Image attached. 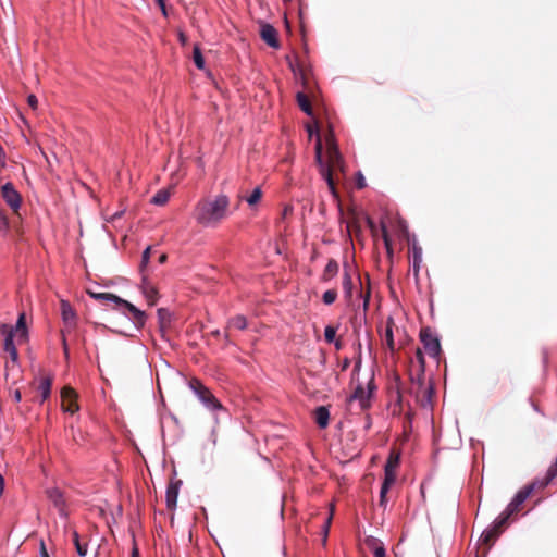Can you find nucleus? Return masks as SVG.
Here are the masks:
<instances>
[{
  "label": "nucleus",
  "mask_w": 557,
  "mask_h": 557,
  "mask_svg": "<svg viewBox=\"0 0 557 557\" xmlns=\"http://www.w3.org/2000/svg\"><path fill=\"white\" fill-rule=\"evenodd\" d=\"M357 186H358V188H363L366 186L364 177L361 174H359Z\"/></svg>",
  "instance_id": "nucleus-55"
},
{
  "label": "nucleus",
  "mask_w": 557,
  "mask_h": 557,
  "mask_svg": "<svg viewBox=\"0 0 557 557\" xmlns=\"http://www.w3.org/2000/svg\"><path fill=\"white\" fill-rule=\"evenodd\" d=\"M61 314L66 332H71L76 327V312L69 301L61 300Z\"/></svg>",
  "instance_id": "nucleus-12"
},
{
  "label": "nucleus",
  "mask_w": 557,
  "mask_h": 557,
  "mask_svg": "<svg viewBox=\"0 0 557 557\" xmlns=\"http://www.w3.org/2000/svg\"><path fill=\"white\" fill-rule=\"evenodd\" d=\"M90 296L103 302H114L116 295L111 293H89Z\"/></svg>",
  "instance_id": "nucleus-39"
},
{
  "label": "nucleus",
  "mask_w": 557,
  "mask_h": 557,
  "mask_svg": "<svg viewBox=\"0 0 557 557\" xmlns=\"http://www.w3.org/2000/svg\"><path fill=\"white\" fill-rule=\"evenodd\" d=\"M181 484H182V481L178 480L175 482H171L168 485L165 500H166V506L169 509H174L176 507L177 496H178V491H180Z\"/></svg>",
  "instance_id": "nucleus-19"
},
{
  "label": "nucleus",
  "mask_w": 557,
  "mask_h": 557,
  "mask_svg": "<svg viewBox=\"0 0 557 557\" xmlns=\"http://www.w3.org/2000/svg\"><path fill=\"white\" fill-rule=\"evenodd\" d=\"M157 3L160 5V8L162 9L163 13L165 14V4H164V0H156Z\"/></svg>",
  "instance_id": "nucleus-61"
},
{
  "label": "nucleus",
  "mask_w": 557,
  "mask_h": 557,
  "mask_svg": "<svg viewBox=\"0 0 557 557\" xmlns=\"http://www.w3.org/2000/svg\"><path fill=\"white\" fill-rule=\"evenodd\" d=\"M5 159H7L5 152L2 148V146L0 145V172L5 166Z\"/></svg>",
  "instance_id": "nucleus-50"
},
{
  "label": "nucleus",
  "mask_w": 557,
  "mask_h": 557,
  "mask_svg": "<svg viewBox=\"0 0 557 557\" xmlns=\"http://www.w3.org/2000/svg\"><path fill=\"white\" fill-rule=\"evenodd\" d=\"M150 252H151V247H147L145 249V251L143 252L141 267H145L149 262Z\"/></svg>",
  "instance_id": "nucleus-49"
},
{
  "label": "nucleus",
  "mask_w": 557,
  "mask_h": 557,
  "mask_svg": "<svg viewBox=\"0 0 557 557\" xmlns=\"http://www.w3.org/2000/svg\"><path fill=\"white\" fill-rule=\"evenodd\" d=\"M332 518H333V513L331 512L329 515V517L325 519L324 524H323V534H324L323 543L324 544L326 542L327 533H329V530H330V527H331V523H332Z\"/></svg>",
  "instance_id": "nucleus-45"
},
{
  "label": "nucleus",
  "mask_w": 557,
  "mask_h": 557,
  "mask_svg": "<svg viewBox=\"0 0 557 557\" xmlns=\"http://www.w3.org/2000/svg\"><path fill=\"white\" fill-rule=\"evenodd\" d=\"M500 522V515L498 518L493 522V524L487 528L481 535V542L485 545H493L496 539L500 535V533L504 531V529L507 527L508 521Z\"/></svg>",
  "instance_id": "nucleus-7"
},
{
  "label": "nucleus",
  "mask_w": 557,
  "mask_h": 557,
  "mask_svg": "<svg viewBox=\"0 0 557 557\" xmlns=\"http://www.w3.org/2000/svg\"><path fill=\"white\" fill-rule=\"evenodd\" d=\"M381 228H382V237H383L384 246L386 248L387 255L391 257L393 255L392 239L388 235L385 224H382Z\"/></svg>",
  "instance_id": "nucleus-35"
},
{
  "label": "nucleus",
  "mask_w": 557,
  "mask_h": 557,
  "mask_svg": "<svg viewBox=\"0 0 557 557\" xmlns=\"http://www.w3.org/2000/svg\"><path fill=\"white\" fill-rule=\"evenodd\" d=\"M262 198V190L260 187H256L250 196L246 198V201L250 207L256 206Z\"/></svg>",
  "instance_id": "nucleus-38"
},
{
  "label": "nucleus",
  "mask_w": 557,
  "mask_h": 557,
  "mask_svg": "<svg viewBox=\"0 0 557 557\" xmlns=\"http://www.w3.org/2000/svg\"><path fill=\"white\" fill-rule=\"evenodd\" d=\"M381 228H382V237H383L384 246L386 248L387 255L391 257L393 255L392 239L388 235L385 224H382Z\"/></svg>",
  "instance_id": "nucleus-37"
},
{
  "label": "nucleus",
  "mask_w": 557,
  "mask_h": 557,
  "mask_svg": "<svg viewBox=\"0 0 557 557\" xmlns=\"http://www.w3.org/2000/svg\"><path fill=\"white\" fill-rule=\"evenodd\" d=\"M114 304L116 306L123 307L132 314L133 322L138 329L144 326L146 322V314L144 311L139 310L133 304L125 299H122L119 296L115 297Z\"/></svg>",
  "instance_id": "nucleus-9"
},
{
  "label": "nucleus",
  "mask_w": 557,
  "mask_h": 557,
  "mask_svg": "<svg viewBox=\"0 0 557 557\" xmlns=\"http://www.w3.org/2000/svg\"><path fill=\"white\" fill-rule=\"evenodd\" d=\"M168 259V256L165 253H161L159 256V263H164Z\"/></svg>",
  "instance_id": "nucleus-60"
},
{
  "label": "nucleus",
  "mask_w": 557,
  "mask_h": 557,
  "mask_svg": "<svg viewBox=\"0 0 557 557\" xmlns=\"http://www.w3.org/2000/svg\"><path fill=\"white\" fill-rule=\"evenodd\" d=\"M0 334L4 336L3 350L5 352L16 348L13 341L15 336L13 326L8 324H0Z\"/></svg>",
  "instance_id": "nucleus-20"
},
{
  "label": "nucleus",
  "mask_w": 557,
  "mask_h": 557,
  "mask_svg": "<svg viewBox=\"0 0 557 557\" xmlns=\"http://www.w3.org/2000/svg\"><path fill=\"white\" fill-rule=\"evenodd\" d=\"M260 36L262 40L270 47L277 49L280 41L277 38V30L270 24H262L260 29Z\"/></svg>",
  "instance_id": "nucleus-18"
},
{
  "label": "nucleus",
  "mask_w": 557,
  "mask_h": 557,
  "mask_svg": "<svg viewBox=\"0 0 557 557\" xmlns=\"http://www.w3.org/2000/svg\"><path fill=\"white\" fill-rule=\"evenodd\" d=\"M25 323V313H21L15 327H13L18 343H23L27 339V329Z\"/></svg>",
  "instance_id": "nucleus-23"
},
{
  "label": "nucleus",
  "mask_w": 557,
  "mask_h": 557,
  "mask_svg": "<svg viewBox=\"0 0 557 557\" xmlns=\"http://www.w3.org/2000/svg\"><path fill=\"white\" fill-rule=\"evenodd\" d=\"M400 462V451L392 449L384 467V478L396 480V469Z\"/></svg>",
  "instance_id": "nucleus-14"
},
{
  "label": "nucleus",
  "mask_w": 557,
  "mask_h": 557,
  "mask_svg": "<svg viewBox=\"0 0 557 557\" xmlns=\"http://www.w3.org/2000/svg\"><path fill=\"white\" fill-rule=\"evenodd\" d=\"M40 556L41 557H50L47 552V548L45 546V543L42 541L40 542Z\"/></svg>",
  "instance_id": "nucleus-52"
},
{
  "label": "nucleus",
  "mask_w": 557,
  "mask_h": 557,
  "mask_svg": "<svg viewBox=\"0 0 557 557\" xmlns=\"http://www.w3.org/2000/svg\"><path fill=\"white\" fill-rule=\"evenodd\" d=\"M371 544L374 557H385V548L381 543L379 544L376 540H371Z\"/></svg>",
  "instance_id": "nucleus-42"
},
{
  "label": "nucleus",
  "mask_w": 557,
  "mask_h": 557,
  "mask_svg": "<svg viewBox=\"0 0 557 557\" xmlns=\"http://www.w3.org/2000/svg\"><path fill=\"white\" fill-rule=\"evenodd\" d=\"M336 337V327L327 325L324 330V338L327 343H333Z\"/></svg>",
  "instance_id": "nucleus-43"
},
{
  "label": "nucleus",
  "mask_w": 557,
  "mask_h": 557,
  "mask_svg": "<svg viewBox=\"0 0 557 557\" xmlns=\"http://www.w3.org/2000/svg\"><path fill=\"white\" fill-rule=\"evenodd\" d=\"M333 343L335 344V348L337 350H341L343 348V343L341 339H335Z\"/></svg>",
  "instance_id": "nucleus-58"
},
{
  "label": "nucleus",
  "mask_w": 557,
  "mask_h": 557,
  "mask_svg": "<svg viewBox=\"0 0 557 557\" xmlns=\"http://www.w3.org/2000/svg\"><path fill=\"white\" fill-rule=\"evenodd\" d=\"M396 480L391 478H384V481L380 491V505L385 506L386 504V494L389 491L391 486L395 483Z\"/></svg>",
  "instance_id": "nucleus-29"
},
{
  "label": "nucleus",
  "mask_w": 557,
  "mask_h": 557,
  "mask_svg": "<svg viewBox=\"0 0 557 557\" xmlns=\"http://www.w3.org/2000/svg\"><path fill=\"white\" fill-rule=\"evenodd\" d=\"M46 494L49 500L52 502V504L59 509V511L61 513H64L65 500L63 493L59 488L53 487L47 490Z\"/></svg>",
  "instance_id": "nucleus-21"
},
{
  "label": "nucleus",
  "mask_w": 557,
  "mask_h": 557,
  "mask_svg": "<svg viewBox=\"0 0 557 557\" xmlns=\"http://www.w3.org/2000/svg\"><path fill=\"white\" fill-rule=\"evenodd\" d=\"M132 557H140L138 548L136 546H134L132 549Z\"/></svg>",
  "instance_id": "nucleus-59"
},
{
  "label": "nucleus",
  "mask_w": 557,
  "mask_h": 557,
  "mask_svg": "<svg viewBox=\"0 0 557 557\" xmlns=\"http://www.w3.org/2000/svg\"><path fill=\"white\" fill-rule=\"evenodd\" d=\"M9 354L11 364L9 362H5V371L7 373L14 368V366L18 364V352L17 349H11L7 351Z\"/></svg>",
  "instance_id": "nucleus-40"
},
{
  "label": "nucleus",
  "mask_w": 557,
  "mask_h": 557,
  "mask_svg": "<svg viewBox=\"0 0 557 557\" xmlns=\"http://www.w3.org/2000/svg\"><path fill=\"white\" fill-rule=\"evenodd\" d=\"M327 149V163L326 166H330L331 174L333 175V171H344V160L338 150L337 145L334 141L333 135L326 138Z\"/></svg>",
  "instance_id": "nucleus-4"
},
{
  "label": "nucleus",
  "mask_w": 557,
  "mask_h": 557,
  "mask_svg": "<svg viewBox=\"0 0 557 557\" xmlns=\"http://www.w3.org/2000/svg\"><path fill=\"white\" fill-rule=\"evenodd\" d=\"M7 226V218L0 209V230Z\"/></svg>",
  "instance_id": "nucleus-51"
},
{
  "label": "nucleus",
  "mask_w": 557,
  "mask_h": 557,
  "mask_svg": "<svg viewBox=\"0 0 557 557\" xmlns=\"http://www.w3.org/2000/svg\"><path fill=\"white\" fill-rule=\"evenodd\" d=\"M416 361L418 363V369L425 371V359L420 348L416 349Z\"/></svg>",
  "instance_id": "nucleus-44"
},
{
  "label": "nucleus",
  "mask_w": 557,
  "mask_h": 557,
  "mask_svg": "<svg viewBox=\"0 0 557 557\" xmlns=\"http://www.w3.org/2000/svg\"><path fill=\"white\" fill-rule=\"evenodd\" d=\"M535 487L534 483L523 486L515 495L507 508L500 513V522L508 521L512 515L518 513L522 509L523 503L531 496Z\"/></svg>",
  "instance_id": "nucleus-2"
},
{
  "label": "nucleus",
  "mask_w": 557,
  "mask_h": 557,
  "mask_svg": "<svg viewBox=\"0 0 557 557\" xmlns=\"http://www.w3.org/2000/svg\"><path fill=\"white\" fill-rule=\"evenodd\" d=\"M12 396H13V399H14L16 403L21 401V399H22V395H21L20 389H15Z\"/></svg>",
  "instance_id": "nucleus-54"
},
{
  "label": "nucleus",
  "mask_w": 557,
  "mask_h": 557,
  "mask_svg": "<svg viewBox=\"0 0 557 557\" xmlns=\"http://www.w3.org/2000/svg\"><path fill=\"white\" fill-rule=\"evenodd\" d=\"M52 382L53 376L51 374H46L40 379L37 386V389L40 392L41 396L40 403H44L50 397Z\"/></svg>",
  "instance_id": "nucleus-22"
},
{
  "label": "nucleus",
  "mask_w": 557,
  "mask_h": 557,
  "mask_svg": "<svg viewBox=\"0 0 557 557\" xmlns=\"http://www.w3.org/2000/svg\"><path fill=\"white\" fill-rule=\"evenodd\" d=\"M338 269H339V267H338L337 261L334 260V259H330L327 264L325 265V268L323 270L321 280L323 282L330 281L331 278H333L338 273Z\"/></svg>",
  "instance_id": "nucleus-26"
},
{
  "label": "nucleus",
  "mask_w": 557,
  "mask_h": 557,
  "mask_svg": "<svg viewBox=\"0 0 557 557\" xmlns=\"http://www.w3.org/2000/svg\"><path fill=\"white\" fill-rule=\"evenodd\" d=\"M299 108L308 115H312V106L309 97L304 92H298L296 96Z\"/></svg>",
  "instance_id": "nucleus-27"
},
{
  "label": "nucleus",
  "mask_w": 557,
  "mask_h": 557,
  "mask_svg": "<svg viewBox=\"0 0 557 557\" xmlns=\"http://www.w3.org/2000/svg\"><path fill=\"white\" fill-rule=\"evenodd\" d=\"M158 317H159L161 325H163L164 322L169 320V313L163 308L158 309Z\"/></svg>",
  "instance_id": "nucleus-47"
},
{
  "label": "nucleus",
  "mask_w": 557,
  "mask_h": 557,
  "mask_svg": "<svg viewBox=\"0 0 557 557\" xmlns=\"http://www.w3.org/2000/svg\"><path fill=\"white\" fill-rule=\"evenodd\" d=\"M359 281H360V284L362 285L360 278H359ZM360 297L363 300V304H362L363 310L367 311L369 308V302H370V297H371L370 276L368 274H367V288H366V290H363V287L361 286Z\"/></svg>",
  "instance_id": "nucleus-31"
},
{
  "label": "nucleus",
  "mask_w": 557,
  "mask_h": 557,
  "mask_svg": "<svg viewBox=\"0 0 557 557\" xmlns=\"http://www.w3.org/2000/svg\"><path fill=\"white\" fill-rule=\"evenodd\" d=\"M27 103L28 106L33 109V110H36L37 107H38V99L35 95H29L27 97Z\"/></svg>",
  "instance_id": "nucleus-48"
},
{
  "label": "nucleus",
  "mask_w": 557,
  "mask_h": 557,
  "mask_svg": "<svg viewBox=\"0 0 557 557\" xmlns=\"http://www.w3.org/2000/svg\"><path fill=\"white\" fill-rule=\"evenodd\" d=\"M424 373H425V371H421L420 369H417L416 374H413L412 371H410V381H411L412 385L414 386V389L428 385L425 383Z\"/></svg>",
  "instance_id": "nucleus-28"
},
{
  "label": "nucleus",
  "mask_w": 557,
  "mask_h": 557,
  "mask_svg": "<svg viewBox=\"0 0 557 557\" xmlns=\"http://www.w3.org/2000/svg\"><path fill=\"white\" fill-rule=\"evenodd\" d=\"M141 290H143V294L145 295L149 306L156 305V302L158 300V290L156 289V287L152 286L151 284H149L148 282L144 281V283L141 285Z\"/></svg>",
  "instance_id": "nucleus-25"
},
{
  "label": "nucleus",
  "mask_w": 557,
  "mask_h": 557,
  "mask_svg": "<svg viewBox=\"0 0 557 557\" xmlns=\"http://www.w3.org/2000/svg\"><path fill=\"white\" fill-rule=\"evenodd\" d=\"M401 399H403L401 394L399 391H397V403L400 404Z\"/></svg>",
  "instance_id": "nucleus-62"
},
{
  "label": "nucleus",
  "mask_w": 557,
  "mask_h": 557,
  "mask_svg": "<svg viewBox=\"0 0 557 557\" xmlns=\"http://www.w3.org/2000/svg\"><path fill=\"white\" fill-rule=\"evenodd\" d=\"M420 341L422 342L425 351L433 358H437L441 354V344L437 336L431 331L430 327H424L420 331Z\"/></svg>",
  "instance_id": "nucleus-6"
},
{
  "label": "nucleus",
  "mask_w": 557,
  "mask_h": 557,
  "mask_svg": "<svg viewBox=\"0 0 557 557\" xmlns=\"http://www.w3.org/2000/svg\"><path fill=\"white\" fill-rule=\"evenodd\" d=\"M315 161L320 166V173L322 177L326 181L327 186L333 195L336 194L335 182L333 175L331 174L330 166L322 160V140L319 134H317V143H315Z\"/></svg>",
  "instance_id": "nucleus-5"
},
{
  "label": "nucleus",
  "mask_w": 557,
  "mask_h": 557,
  "mask_svg": "<svg viewBox=\"0 0 557 557\" xmlns=\"http://www.w3.org/2000/svg\"><path fill=\"white\" fill-rule=\"evenodd\" d=\"M214 337H219L221 335L219 330H215L211 333Z\"/></svg>",
  "instance_id": "nucleus-63"
},
{
  "label": "nucleus",
  "mask_w": 557,
  "mask_h": 557,
  "mask_svg": "<svg viewBox=\"0 0 557 557\" xmlns=\"http://www.w3.org/2000/svg\"><path fill=\"white\" fill-rule=\"evenodd\" d=\"M65 330H61V334H62V348H63V352H64V356L65 358L67 359L69 358V345H67V342H66V338H65Z\"/></svg>",
  "instance_id": "nucleus-46"
},
{
  "label": "nucleus",
  "mask_w": 557,
  "mask_h": 557,
  "mask_svg": "<svg viewBox=\"0 0 557 557\" xmlns=\"http://www.w3.org/2000/svg\"><path fill=\"white\" fill-rule=\"evenodd\" d=\"M307 129H308V133H309V136L311 137L312 134H313V129L310 125L307 126Z\"/></svg>",
  "instance_id": "nucleus-64"
},
{
  "label": "nucleus",
  "mask_w": 557,
  "mask_h": 557,
  "mask_svg": "<svg viewBox=\"0 0 557 557\" xmlns=\"http://www.w3.org/2000/svg\"><path fill=\"white\" fill-rule=\"evenodd\" d=\"M416 396L417 403L421 407H429L432 403V397L434 395V388L432 384H428L426 386L416 388L412 391Z\"/></svg>",
  "instance_id": "nucleus-16"
},
{
  "label": "nucleus",
  "mask_w": 557,
  "mask_h": 557,
  "mask_svg": "<svg viewBox=\"0 0 557 557\" xmlns=\"http://www.w3.org/2000/svg\"><path fill=\"white\" fill-rule=\"evenodd\" d=\"M337 298V290L332 288L326 290L323 296L322 300L325 305H332Z\"/></svg>",
  "instance_id": "nucleus-41"
},
{
  "label": "nucleus",
  "mask_w": 557,
  "mask_h": 557,
  "mask_svg": "<svg viewBox=\"0 0 557 557\" xmlns=\"http://www.w3.org/2000/svg\"><path fill=\"white\" fill-rule=\"evenodd\" d=\"M73 542H74L77 554L82 557L86 556L87 555V544L81 543L79 535L76 531L73 532Z\"/></svg>",
  "instance_id": "nucleus-33"
},
{
  "label": "nucleus",
  "mask_w": 557,
  "mask_h": 557,
  "mask_svg": "<svg viewBox=\"0 0 557 557\" xmlns=\"http://www.w3.org/2000/svg\"><path fill=\"white\" fill-rule=\"evenodd\" d=\"M394 327H395L394 319L392 317H389L386 320L385 329L381 334L383 344L392 354H394L396 351L395 342H394Z\"/></svg>",
  "instance_id": "nucleus-15"
},
{
  "label": "nucleus",
  "mask_w": 557,
  "mask_h": 557,
  "mask_svg": "<svg viewBox=\"0 0 557 557\" xmlns=\"http://www.w3.org/2000/svg\"><path fill=\"white\" fill-rule=\"evenodd\" d=\"M375 389V385L373 382V379L368 383V389L367 393H370V396L372 397L373 391Z\"/></svg>",
  "instance_id": "nucleus-53"
},
{
  "label": "nucleus",
  "mask_w": 557,
  "mask_h": 557,
  "mask_svg": "<svg viewBox=\"0 0 557 557\" xmlns=\"http://www.w3.org/2000/svg\"><path fill=\"white\" fill-rule=\"evenodd\" d=\"M233 327L236 330H245L247 327V321L244 315H236L228 321L227 329Z\"/></svg>",
  "instance_id": "nucleus-32"
},
{
  "label": "nucleus",
  "mask_w": 557,
  "mask_h": 557,
  "mask_svg": "<svg viewBox=\"0 0 557 557\" xmlns=\"http://www.w3.org/2000/svg\"><path fill=\"white\" fill-rule=\"evenodd\" d=\"M62 399V409L70 413H75L78 411L79 407L77 405V394L76 392L69 386L62 388L61 392Z\"/></svg>",
  "instance_id": "nucleus-11"
},
{
  "label": "nucleus",
  "mask_w": 557,
  "mask_h": 557,
  "mask_svg": "<svg viewBox=\"0 0 557 557\" xmlns=\"http://www.w3.org/2000/svg\"><path fill=\"white\" fill-rule=\"evenodd\" d=\"M230 215V198L224 194L200 199L193 211L195 221L203 227H216Z\"/></svg>",
  "instance_id": "nucleus-1"
},
{
  "label": "nucleus",
  "mask_w": 557,
  "mask_h": 557,
  "mask_svg": "<svg viewBox=\"0 0 557 557\" xmlns=\"http://www.w3.org/2000/svg\"><path fill=\"white\" fill-rule=\"evenodd\" d=\"M349 401H358L361 410H367L371 406L370 393L363 388L361 384L357 385L354 393L348 398Z\"/></svg>",
  "instance_id": "nucleus-17"
},
{
  "label": "nucleus",
  "mask_w": 557,
  "mask_h": 557,
  "mask_svg": "<svg viewBox=\"0 0 557 557\" xmlns=\"http://www.w3.org/2000/svg\"><path fill=\"white\" fill-rule=\"evenodd\" d=\"M114 304L116 306L123 307L132 314L133 322L138 329L144 326L146 322V314L144 311L139 310L133 304L125 299H122L119 296L115 297Z\"/></svg>",
  "instance_id": "nucleus-10"
},
{
  "label": "nucleus",
  "mask_w": 557,
  "mask_h": 557,
  "mask_svg": "<svg viewBox=\"0 0 557 557\" xmlns=\"http://www.w3.org/2000/svg\"><path fill=\"white\" fill-rule=\"evenodd\" d=\"M193 60H194L195 65L199 70H202L205 67V59L202 57L200 48L197 46H195L194 50H193Z\"/></svg>",
  "instance_id": "nucleus-34"
},
{
  "label": "nucleus",
  "mask_w": 557,
  "mask_h": 557,
  "mask_svg": "<svg viewBox=\"0 0 557 557\" xmlns=\"http://www.w3.org/2000/svg\"><path fill=\"white\" fill-rule=\"evenodd\" d=\"M352 267L348 263L344 264V271H343V280H342V286L345 295V299L349 306L352 305V277H351Z\"/></svg>",
  "instance_id": "nucleus-13"
},
{
  "label": "nucleus",
  "mask_w": 557,
  "mask_h": 557,
  "mask_svg": "<svg viewBox=\"0 0 557 557\" xmlns=\"http://www.w3.org/2000/svg\"><path fill=\"white\" fill-rule=\"evenodd\" d=\"M350 364V360L348 358H345L342 363V370L345 371Z\"/></svg>",
  "instance_id": "nucleus-57"
},
{
  "label": "nucleus",
  "mask_w": 557,
  "mask_h": 557,
  "mask_svg": "<svg viewBox=\"0 0 557 557\" xmlns=\"http://www.w3.org/2000/svg\"><path fill=\"white\" fill-rule=\"evenodd\" d=\"M189 388L197 395L199 400L210 410L222 409V404L216 397L207 388L201 381L194 377L189 381Z\"/></svg>",
  "instance_id": "nucleus-3"
},
{
  "label": "nucleus",
  "mask_w": 557,
  "mask_h": 557,
  "mask_svg": "<svg viewBox=\"0 0 557 557\" xmlns=\"http://www.w3.org/2000/svg\"><path fill=\"white\" fill-rule=\"evenodd\" d=\"M315 422L321 429H325L329 425L330 412L324 406H320L314 411Z\"/></svg>",
  "instance_id": "nucleus-24"
},
{
  "label": "nucleus",
  "mask_w": 557,
  "mask_h": 557,
  "mask_svg": "<svg viewBox=\"0 0 557 557\" xmlns=\"http://www.w3.org/2000/svg\"><path fill=\"white\" fill-rule=\"evenodd\" d=\"M292 211H293V208H292V207H289V206H286V207L284 208V210H283V213H282L283 218H285V216H287L288 214H290V213H292Z\"/></svg>",
  "instance_id": "nucleus-56"
},
{
  "label": "nucleus",
  "mask_w": 557,
  "mask_h": 557,
  "mask_svg": "<svg viewBox=\"0 0 557 557\" xmlns=\"http://www.w3.org/2000/svg\"><path fill=\"white\" fill-rule=\"evenodd\" d=\"M1 195L8 206L13 210V212L17 213L21 207V195L14 188L12 183H7L1 188Z\"/></svg>",
  "instance_id": "nucleus-8"
},
{
  "label": "nucleus",
  "mask_w": 557,
  "mask_h": 557,
  "mask_svg": "<svg viewBox=\"0 0 557 557\" xmlns=\"http://www.w3.org/2000/svg\"><path fill=\"white\" fill-rule=\"evenodd\" d=\"M381 228H382V237H383L384 246L386 248L387 255L391 257L393 255L392 239L388 235L385 224H382Z\"/></svg>",
  "instance_id": "nucleus-36"
},
{
  "label": "nucleus",
  "mask_w": 557,
  "mask_h": 557,
  "mask_svg": "<svg viewBox=\"0 0 557 557\" xmlns=\"http://www.w3.org/2000/svg\"><path fill=\"white\" fill-rule=\"evenodd\" d=\"M170 199V190L168 189H160L152 198L151 203L157 206H163L165 205Z\"/></svg>",
  "instance_id": "nucleus-30"
}]
</instances>
